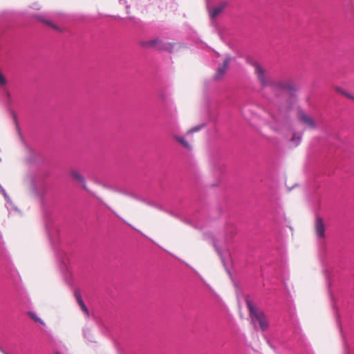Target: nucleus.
<instances>
[{"mask_svg": "<svg viewBox=\"0 0 354 354\" xmlns=\"http://www.w3.org/2000/svg\"><path fill=\"white\" fill-rule=\"evenodd\" d=\"M247 306L249 309L250 316L252 321L258 322L259 327L262 330H267L269 327V324L265 313L254 307L250 301H247Z\"/></svg>", "mask_w": 354, "mask_h": 354, "instance_id": "1", "label": "nucleus"}, {"mask_svg": "<svg viewBox=\"0 0 354 354\" xmlns=\"http://www.w3.org/2000/svg\"><path fill=\"white\" fill-rule=\"evenodd\" d=\"M252 66L254 68V73L257 77L259 83L265 86L268 84V81L266 75V71L263 66L257 62L252 63Z\"/></svg>", "mask_w": 354, "mask_h": 354, "instance_id": "2", "label": "nucleus"}, {"mask_svg": "<svg viewBox=\"0 0 354 354\" xmlns=\"http://www.w3.org/2000/svg\"><path fill=\"white\" fill-rule=\"evenodd\" d=\"M314 229L316 236L319 239L325 238V225L322 217L317 216L315 220Z\"/></svg>", "mask_w": 354, "mask_h": 354, "instance_id": "3", "label": "nucleus"}, {"mask_svg": "<svg viewBox=\"0 0 354 354\" xmlns=\"http://www.w3.org/2000/svg\"><path fill=\"white\" fill-rule=\"evenodd\" d=\"M298 118L300 122L306 125L308 128L315 129L317 127L316 122L313 118L304 112H300Z\"/></svg>", "mask_w": 354, "mask_h": 354, "instance_id": "4", "label": "nucleus"}, {"mask_svg": "<svg viewBox=\"0 0 354 354\" xmlns=\"http://www.w3.org/2000/svg\"><path fill=\"white\" fill-rule=\"evenodd\" d=\"M230 61H231L230 57H227L225 58L223 64L218 68V69L214 75L215 80H220L223 77L224 75L225 74V73L229 67V64H230Z\"/></svg>", "mask_w": 354, "mask_h": 354, "instance_id": "5", "label": "nucleus"}, {"mask_svg": "<svg viewBox=\"0 0 354 354\" xmlns=\"http://www.w3.org/2000/svg\"><path fill=\"white\" fill-rule=\"evenodd\" d=\"M69 175L73 180L80 184L84 189L87 190L85 178L80 171L76 169H71L69 171Z\"/></svg>", "mask_w": 354, "mask_h": 354, "instance_id": "6", "label": "nucleus"}, {"mask_svg": "<svg viewBox=\"0 0 354 354\" xmlns=\"http://www.w3.org/2000/svg\"><path fill=\"white\" fill-rule=\"evenodd\" d=\"M227 6L226 2H223L218 6L209 10V16L212 19H215L218 15H220Z\"/></svg>", "mask_w": 354, "mask_h": 354, "instance_id": "7", "label": "nucleus"}, {"mask_svg": "<svg viewBox=\"0 0 354 354\" xmlns=\"http://www.w3.org/2000/svg\"><path fill=\"white\" fill-rule=\"evenodd\" d=\"M158 43V39H151L145 41L141 43L142 46L145 48H156V44Z\"/></svg>", "mask_w": 354, "mask_h": 354, "instance_id": "8", "label": "nucleus"}, {"mask_svg": "<svg viewBox=\"0 0 354 354\" xmlns=\"http://www.w3.org/2000/svg\"><path fill=\"white\" fill-rule=\"evenodd\" d=\"M74 297L76 299L77 303L79 306L84 304V302L82 298L80 290L77 289L74 291Z\"/></svg>", "mask_w": 354, "mask_h": 354, "instance_id": "9", "label": "nucleus"}, {"mask_svg": "<svg viewBox=\"0 0 354 354\" xmlns=\"http://www.w3.org/2000/svg\"><path fill=\"white\" fill-rule=\"evenodd\" d=\"M74 297L76 299L77 303L79 306L84 304V302L82 298L80 290L77 289L74 291Z\"/></svg>", "mask_w": 354, "mask_h": 354, "instance_id": "10", "label": "nucleus"}, {"mask_svg": "<svg viewBox=\"0 0 354 354\" xmlns=\"http://www.w3.org/2000/svg\"><path fill=\"white\" fill-rule=\"evenodd\" d=\"M174 49V44L169 42H165L164 41L163 47L162 50L168 51L169 53H171Z\"/></svg>", "mask_w": 354, "mask_h": 354, "instance_id": "11", "label": "nucleus"}, {"mask_svg": "<svg viewBox=\"0 0 354 354\" xmlns=\"http://www.w3.org/2000/svg\"><path fill=\"white\" fill-rule=\"evenodd\" d=\"M28 315L35 322L40 323L41 324H44V322L35 313L32 312H28Z\"/></svg>", "mask_w": 354, "mask_h": 354, "instance_id": "12", "label": "nucleus"}, {"mask_svg": "<svg viewBox=\"0 0 354 354\" xmlns=\"http://www.w3.org/2000/svg\"><path fill=\"white\" fill-rule=\"evenodd\" d=\"M301 137L300 136H297L294 134L290 140V141L293 143V145L297 147L301 142Z\"/></svg>", "mask_w": 354, "mask_h": 354, "instance_id": "13", "label": "nucleus"}, {"mask_svg": "<svg viewBox=\"0 0 354 354\" xmlns=\"http://www.w3.org/2000/svg\"><path fill=\"white\" fill-rule=\"evenodd\" d=\"M176 140L179 142L184 147L187 149L190 148L189 143L183 138L180 137H176Z\"/></svg>", "mask_w": 354, "mask_h": 354, "instance_id": "14", "label": "nucleus"}, {"mask_svg": "<svg viewBox=\"0 0 354 354\" xmlns=\"http://www.w3.org/2000/svg\"><path fill=\"white\" fill-rule=\"evenodd\" d=\"M39 20L41 22H43L44 24H46L47 26H50L55 30H59V28L55 24H53L52 22H50V21L46 20L42 18H39Z\"/></svg>", "mask_w": 354, "mask_h": 354, "instance_id": "15", "label": "nucleus"}, {"mask_svg": "<svg viewBox=\"0 0 354 354\" xmlns=\"http://www.w3.org/2000/svg\"><path fill=\"white\" fill-rule=\"evenodd\" d=\"M80 309L82 310V311L84 313L85 316L86 317H89V311H88V309L87 308L86 306L84 304L83 305H81V306H79Z\"/></svg>", "mask_w": 354, "mask_h": 354, "instance_id": "16", "label": "nucleus"}, {"mask_svg": "<svg viewBox=\"0 0 354 354\" xmlns=\"http://www.w3.org/2000/svg\"><path fill=\"white\" fill-rule=\"evenodd\" d=\"M164 41L158 39V43L156 44L155 49L162 50L163 47Z\"/></svg>", "mask_w": 354, "mask_h": 354, "instance_id": "17", "label": "nucleus"}, {"mask_svg": "<svg viewBox=\"0 0 354 354\" xmlns=\"http://www.w3.org/2000/svg\"><path fill=\"white\" fill-rule=\"evenodd\" d=\"M7 83L6 79L0 72V86H4Z\"/></svg>", "mask_w": 354, "mask_h": 354, "instance_id": "18", "label": "nucleus"}, {"mask_svg": "<svg viewBox=\"0 0 354 354\" xmlns=\"http://www.w3.org/2000/svg\"><path fill=\"white\" fill-rule=\"evenodd\" d=\"M344 95L347 97L348 98L351 99V100H353V98H354L353 95H351V94H349L348 93H344Z\"/></svg>", "mask_w": 354, "mask_h": 354, "instance_id": "19", "label": "nucleus"}, {"mask_svg": "<svg viewBox=\"0 0 354 354\" xmlns=\"http://www.w3.org/2000/svg\"><path fill=\"white\" fill-rule=\"evenodd\" d=\"M337 91H338L339 93H341L342 95H344V93H346V91H343V90H342V89H338V90H337Z\"/></svg>", "mask_w": 354, "mask_h": 354, "instance_id": "20", "label": "nucleus"}, {"mask_svg": "<svg viewBox=\"0 0 354 354\" xmlns=\"http://www.w3.org/2000/svg\"><path fill=\"white\" fill-rule=\"evenodd\" d=\"M198 128H195V129H193L190 130V131H191V132H192V131H198Z\"/></svg>", "mask_w": 354, "mask_h": 354, "instance_id": "21", "label": "nucleus"}, {"mask_svg": "<svg viewBox=\"0 0 354 354\" xmlns=\"http://www.w3.org/2000/svg\"><path fill=\"white\" fill-rule=\"evenodd\" d=\"M56 354H59V353H57Z\"/></svg>", "mask_w": 354, "mask_h": 354, "instance_id": "22", "label": "nucleus"}, {"mask_svg": "<svg viewBox=\"0 0 354 354\" xmlns=\"http://www.w3.org/2000/svg\"><path fill=\"white\" fill-rule=\"evenodd\" d=\"M353 100H354V97H353Z\"/></svg>", "mask_w": 354, "mask_h": 354, "instance_id": "23", "label": "nucleus"}]
</instances>
